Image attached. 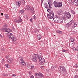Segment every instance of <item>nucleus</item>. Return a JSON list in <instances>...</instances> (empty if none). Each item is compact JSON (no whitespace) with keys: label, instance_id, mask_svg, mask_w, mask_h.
<instances>
[{"label":"nucleus","instance_id":"nucleus-15","mask_svg":"<svg viewBox=\"0 0 78 78\" xmlns=\"http://www.w3.org/2000/svg\"><path fill=\"white\" fill-rule=\"evenodd\" d=\"M12 58H9L7 60V61L9 64H11V63L12 62Z\"/></svg>","mask_w":78,"mask_h":78},{"label":"nucleus","instance_id":"nucleus-47","mask_svg":"<svg viewBox=\"0 0 78 78\" xmlns=\"http://www.w3.org/2000/svg\"><path fill=\"white\" fill-rule=\"evenodd\" d=\"M0 37H2H2H3V36H1V34H0Z\"/></svg>","mask_w":78,"mask_h":78},{"label":"nucleus","instance_id":"nucleus-54","mask_svg":"<svg viewBox=\"0 0 78 78\" xmlns=\"http://www.w3.org/2000/svg\"><path fill=\"white\" fill-rule=\"evenodd\" d=\"M41 1H42V2H43L44 0H41Z\"/></svg>","mask_w":78,"mask_h":78},{"label":"nucleus","instance_id":"nucleus-37","mask_svg":"<svg viewBox=\"0 0 78 78\" xmlns=\"http://www.w3.org/2000/svg\"><path fill=\"white\" fill-rule=\"evenodd\" d=\"M44 6L46 8H48V5H47V4L45 5Z\"/></svg>","mask_w":78,"mask_h":78},{"label":"nucleus","instance_id":"nucleus-33","mask_svg":"<svg viewBox=\"0 0 78 78\" xmlns=\"http://www.w3.org/2000/svg\"><path fill=\"white\" fill-rule=\"evenodd\" d=\"M50 1H49L48 2V5H49V8H51V6H50Z\"/></svg>","mask_w":78,"mask_h":78},{"label":"nucleus","instance_id":"nucleus-26","mask_svg":"<svg viewBox=\"0 0 78 78\" xmlns=\"http://www.w3.org/2000/svg\"><path fill=\"white\" fill-rule=\"evenodd\" d=\"M10 31H11V29H9L7 28V30H6V32H7V33H9Z\"/></svg>","mask_w":78,"mask_h":78},{"label":"nucleus","instance_id":"nucleus-42","mask_svg":"<svg viewBox=\"0 0 78 78\" xmlns=\"http://www.w3.org/2000/svg\"><path fill=\"white\" fill-rule=\"evenodd\" d=\"M78 51V46L77 47L76 50V51Z\"/></svg>","mask_w":78,"mask_h":78},{"label":"nucleus","instance_id":"nucleus-13","mask_svg":"<svg viewBox=\"0 0 78 78\" xmlns=\"http://www.w3.org/2000/svg\"><path fill=\"white\" fill-rule=\"evenodd\" d=\"M20 60L21 61V62L22 64H23L24 66H26V63H25V61H24V60L22 59V58H21Z\"/></svg>","mask_w":78,"mask_h":78},{"label":"nucleus","instance_id":"nucleus-30","mask_svg":"<svg viewBox=\"0 0 78 78\" xmlns=\"http://www.w3.org/2000/svg\"><path fill=\"white\" fill-rule=\"evenodd\" d=\"M33 19L35 20H36V16L35 15H34V16L33 17Z\"/></svg>","mask_w":78,"mask_h":78},{"label":"nucleus","instance_id":"nucleus-3","mask_svg":"<svg viewBox=\"0 0 78 78\" xmlns=\"http://www.w3.org/2000/svg\"><path fill=\"white\" fill-rule=\"evenodd\" d=\"M20 2H17L16 3V5L18 4V7H20V6L21 5H25V1L24 0H20Z\"/></svg>","mask_w":78,"mask_h":78},{"label":"nucleus","instance_id":"nucleus-36","mask_svg":"<svg viewBox=\"0 0 78 78\" xmlns=\"http://www.w3.org/2000/svg\"><path fill=\"white\" fill-rule=\"evenodd\" d=\"M1 49V50H2V51H4L5 50V49L3 48V47H2Z\"/></svg>","mask_w":78,"mask_h":78},{"label":"nucleus","instance_id":"nucleus-14","mask_svg":"<svg viewBox=\"0 0 78 78\" xmlns=\"http://www.w3.org/2000/svg\"><path fill=\"white\" fill-rule=\"evenodd\" d=\"M74 22V21L73 20H71L70 22L68 24H67L66 25L67 26V25H68V26H70L71 25H73V24Z\"/></svg>","mask_w":78,"mask_h":78},{"label":"nucleus","instance_id":"nucleus-48","mask_svg":"<svg viewBox=\"0 0 78 78\" xmlns=\"http://www.w3.org/2000/svg\"><path fill=\"white\" fill-rule=\"evenodd\" d=\"M4 61H5V60H2V63H3V62H4Z\"/></svg>","mask_w":78,"mask_h":78},{"label":"nucleus","instance_id":"nucleus-16","mask_svg":"<svg viewBox=\"0 0 78 78\" xmlns=\"http://www.w3.org/2000/svg\"><path fill=\"white\" fill-rule=\"evenodd\" d=\"M54 5L55 7L57 8L58 7V4L57 3V2L56 1H54Z\"/></svg>","mask_w":78,"mask_h":78},{"label":"nucleus","instance_id":"nucleus-51","mask_svg":"<svg viewBox=\"0 0 78 78\" xmlns=\"http://www.w3.org/2000/svg\"><path fill=\"white\" fill-rule=\"evenodd\" d=\"M1 14L2 16H3V13H1Z\"/></svg>","mask_w":78,"mask_h":78},{"label":"nucleus","instance_id":"nucleus-19","mask_svg":"<svg viewBox=\"0 0 78 78\" xmlns=\"http://www.w3.org/2000/svg\"><path fill=\"white\" fill-rule=\"evenodd\" d=\"M62 6V3L61 2H59L58 3V7H61Z\"/></svg>","mask_w":78,"mask_h":78},{"label":"nucleus","instance_id":"nucleus-25","mask_svg":"<svg viewBox=\"0 0 78 78\" xmlns=\"http://www.w3.org/2000/svg\"><path fill=\"white\" fill-rule=\"evenodd\" d=\"M7 28H3L2 29V31L3 32H6Z\"/></svg>","mask_w":78,"mask_h":78},{"label":"nucleus","instance_id":"nucleus-18","mask_svg":"<svg viewBox=\"0 0 78 78\" xmlns=\"http://www.w3.org/2000/svg\"><path fill=\"white\" fill-rule=\"evenodd\" d=\"M56 66L55 65L52 66V67H51V70L52 71L54 70H55V68H56Z\"/></svg>","mask_w":78,"mask_h":78},{"label":"nucleus","instance_id":"nucleus-10","mask_svg":"<svg viewBox=\"0 0 78 78\" xmlns=\"http://www.w3.org/2000/svg\"><path fill=\"white\" fill-rule=\"evenodd\" d=\"M72 5H75L76 6H78V0H74V2H73L72 3Z\"/></svg>","mask_w":78,"mask_h":78},{"label":"nucleus","instance_id":"nucleus-38","mask_svg":"<svg viewBox=\"0 0 78 78\" xmlns=\"http://www.w3.org/2000/svg\"><path fill=\"white\" fill-rule=\"evenodd\" d=\"M70 46L72 47H73V43H72L71 44H70Z\"/></svg>","mask_w":78,"mask_h":78},{"label":"nucleus","instance_id":"nucleus-21","mask_svg":"<svg viewBox=\"0 0 78 78\" xmlns=\"http://www.w3.org/2000/svg\"><path fill=\"white\" fill-rule=\"evenodd\" d=\"M37 38L38 40H40V39H41V36L40 35H38Z\"/></svg>","mask_w":78,"mask_h":78},{"label":"nucleus","instance_id":"nucleus-2","mask_svg":"<svg viewBox=\"0 0 78 78\" xmlns=\"http://www.w3.org/2000/svg\"><path fill=\"white\" fill-rule=\"evenodd\" d=\"M24 9L27 11V10H30L32 13L34 12V8L31 7L30 6L27 5L26 7H24Z\"/></svg>","mask_w":78,"mask_h":78},{"label":"nucleus","instance_id":"nucleus-27","mask_svg":"<svg viewBox=\"0 0 78 78\" xmlns=\"http://www.w3.org/2000/svg\"><path fill=\"white\" fill-rule=\"evenodd\" d=\"M56 32L57 33H59V34H62V31H59V30H57L56 31Z\"/></svg>","mask_w":78,"mask_h":78},{"label":"nucleus","instance_id":"nucleus-7","mask_svg":"<svg viewBox=\"0 0 78 78\" xmlns=\"http://www.w3.org/2000/svg\"><path fill=\"white\" fill-rule=\"evenodd\" d=\"M64 16H65V17L68 18V19H69V18H70V17H71V15H70V13L69 12H66Z\"/></svg>","mask_w":78,"mask_h":78},{"label":"nucleus","instance_id":"nucleus-52","mask_svg":"<svg viewBox=\"0 0 78 78\" xmlns=\"http://www.w3.org/2000/svg\"><path fill=\"white\" fill-rule=\"evenodd\" d=\"M10 36H12V34H10Z\"/></svg>","mask_w":78,"mask_h":78},{"label":"nucleus","instance_id":"nucleus-9","mask_svg":"<svg viewBox=\"0 0 78 78\" xmlns=\"http://www.w3.org/2000/svg\"><path fill=\"white\" fill-rule=\"evenodd\" d=\"M59 17V16L57 17L56 16L54 17L53 20L54 22H58Z\"/></svg>","mask_w":78,"mask_h":78},{"label":"nucleus","instance_id":"nucleus-12","mask_svg":"<svg viewBox=\"0 0 78 78\" xmlns=\"http://www.w3.org/2000/svg\"><path fill=\"white\" fill-rule=\"evenodd\" d=\"M58 23H63V21H62V19L61 18L58 17Z\"/></svg>","mask_w":78,"mask_h":78},{"label":"nucleus","instance_id":"nucleus-50","mask_svg":"<svg viewBox=\"0 0 78 78\" xmlns=\"http://www.w3.org/2000/svg\"><path fill=\"white\" fill-rule=\"evenodd\" d=\"M31 72H29V75H31Z\"/></svg>","mask_w":78,"mask_h":78},{"label":"nucleus","instance_id":"nucleus-24","mask_svg":"<svg viewBox=\"0 0 78 78\" xmlns=\"http://www.w3.org/2000/svg\"><path fill=\"white\" fill-rule=\"evenodd\" d=\"M70 41H71L72 42H74L75 41V39L72 38H70Z\"/></svg>","mask_w":78,"mask_h":78},{"label":"nucleus","instance_id":"nucleus-43","mask_svg":"<svg viewBox=\"0 0 78 78\" xmlns=\"http://www.w3.org/2000/svg\"><path fill=\"white\" fill-rule=\"evenodd\" d=\"M30 78H34V76L32 75L31 76H30Z\"/></svg>","mask_w":78,"mask_h":78},{"label":"nucleus","instance_id":"nucleus-17","mask_svg":"<svg viewBox=\"0 0 78 78\" xmlns=\"http://www.w3.org/2000/svg\"><path fill=\"white\" fill-rule=\"evenodd\" d=\"M73 25L72 27L73 28H74L75 27H76V26H77V23H74V22H73Z\"/></svg>","mask_w":78,"mask_h":78},{"label":"nucleus","instance_id":"nucleus-40","mask_svg":"<svg viewBox=\"0 0 78 78\" xmlns=\"http://www.w3.org/2000/svg\"><path fill=\"white\" fill-rule=\"evenodd\" d=\"M34 66H32L31 67V69H34Z\"/></svg>","mask_w":78,"mask_h":78},{"label":"nucleus","instance_id":"nucleus-34","mask_svg":"<svg viewBox=\"0 0 78 78\" xmlns=\"http://www.w3.org/2000/svg\"><path fill=\"white\" fill-rule=\"evenodd\" d=\"M71 12L73 14H75V12H74V11H73V10H71Z\"/></svg>","mask_w":78,"mask_h":78},{"label":"nucleus","instance_id":"nucleus-49","mask_svg":"<svg viewBox=\"0 0 78 78\" xmlns=\"http://www.w3.org/2000/svg\"><path fill=\"white\" fill-rule=\"evenodd\" d=\"M7 59H8V56H6L5 57Z\"/></svg>","mask_w":78,"mask_h":78},{"label":"nucleus","instance_id":"nucleus-20","mask_svg":"<svg viewBox=\"0 0 78 78\" xmlns=\"http://www.w3.org/2000/svg\"><path fill=\"white\" fill-rule=\"evenodd\" d=\"M62 13V10L61 9L59 10L58 12V15H61Z\"/></svg>","mask_w":78,"mask_h":78},{"label":"nucleus","instance_id":"nucleus-39","mask_svg":"<svg viewBox=\"0 0 78 78\" xmlns=\"http://www.w3.org/2000/svg\"><path fill=\"white\" fill-rule=\"evenodd\" d=\"M74 67H76V68H78V65H74Z\"/></svg>","mask_w":78,"mask_h":78},{"label":"nucleus","instance_id":"nucleus-53","mask_svg":"<svg viewBox=\"0 0 78 78\" xmlns=\"http://www.w3.org/2000/svg\"><path fill=\"white\" fill-rule=\"evenodd\" d=\"M69 1V2H71L72 1V0H68Z\"/></svg>","mask_w":78,"mask_h":78},{"label":"nucleus","instance_id":"nucleus-6","mask_svg":"<svg viewBox=\"0 0 78 78\" xmlns=\"http://www.w3.org/2000/svg\"><path fill=\"white\" fill-rule=\"evenodd\" d=\"M9 39H11L13 41H14V42H15V41H16V36H9Z\"/></svg>","mask_w":78,"mask_h":78},{"label":"nucleus","instance_id":"nucleus-31","mask_svg":"<svg viewBox=\"0 0 78 78\" xmlns=\"http://www.w3.org/2000/svg\"><path fill=\"white\" fill-rule=\"evenodd\" d=\"M35 76H37H37H39V74L37 73H36Z\"/></svg>","mask_w":78,"mask_h":78},{"label":"nucleus","instance_id":"nucleus-28","mask_svg":"<svg viewBox=\"0 0 78 78\" xmlns=\"http://www.w3.org/2000/svg\"><path fill=\"white\" fill-rule=\"evenodd\" d=\"M5 66L6 67H7V68H9V65L8 64H5Z\"/></svg>","mask_w":78,"mask_h":78},{"label":"nucleus","instance_id":"nucleus-5","mask_svg":"<svg viewBox=\"0 0 78 78\" xmlns=\"http://www.w3.org/2000/svg\"><path fill=\"white\" fill-rule=\"evenodd\" d=\"M38 57V55L36 54L34 55L32 58V60L33 61L36 62L37 59V58Z\"/></svg>","mask_w":78,"mask_h":78},{"label":"nucleus","instance_id":"nucleus-1","mask_svg":"<svg viewBox=\"0 0 78 78\" xmlns=\"http://www.w3.org/2000/svg\"><path fill=\"white\" fill-rule=\"evenodd\" d=\"M47 11L48 12H49V13H50L48 14L47 15V17L48 18V19H53V18H54V14H53V12H52V11H51V10L50 9H48L47 10Z\"/></svg>","mask_w":78,"mask_h":78},{"label":"nucleus","instance_id":"nucleus-11","mask_svg":"<svg viewBox=\"0 0 78 78\" xmlns=\"http://www.w3.org/2000/svg\"><path fill=\"white\" fill-rule=\"evenodd\" d=\"M14 22H17V23L21 22H22V19H21V18L20 17L18 20H14Z\"/></svg>","mask_w":78,"mask_h":78},{"label":"nucleus","instance_id":"nucleus-29","mask_svg":"<svg viewBox=\"0 0 78 78\" xmlns=\"http://www.w3.org/2000/svg\"><path fill=\"white\" fill-rule=\"evenodd\" d=\"M20 12L21 14L24 13V10L23 9L20 10Z\"/></svg>","mask_w":78,"mask_h":78},{"label":"nucleus","instance_id":"nucleus-23","mask_svg":"<svg viewBox=\"0 0 78 78\" xmlns=\"http://www.w3.org/2000/svg\"><path fill=\"white\" fill-rule=\"evenodd\" d=\"M39 33V31L37 30H35L34 31V33L35 34H37Z\"/></svg>","mask_w":78,"mask_h":78},{"label":"nucleus","instance_id":"nucleus-4","mask_svg":"<svg viewBox=\"0 0 78 78\" xmlns=\"http://www.w3.org/2000/svg\"><path fill=\"white\" fill-rule=\"evenodd\" d=\"M59 69L61 72L62 73H64V72L66 71V69L64 67L60 66L59 67Z\"/></svg>","mask_w":78,"mask_h":78},{"label":"nucleus","instance_id":"nucleus-22","mask_svg":"<svg viewBox=\"0 0 78 78\" xmlns=\"http://www.w3.org/2000/svg\"><path fill=\"white\" fill-rule=\"evenodd\" d=\"M39 76H40V77H43L44 75L41 73V72H40L39 73Z\"/></svg>","mask_w":78,"mask_h":78},{"label":"nucleus","instance_id":"nucleus-35","mask_svg":"<svg viewBox=\"0 0 78 78\" xmlns=\"http://www.w3.org/2000/svg\"><path fill=\"white\" fill-rule=\"evenodd\" d=\"M5 16L6 19H8V16L7 14H5Z\"/></svg>","mask_w":78,"mask_h":78},{"label":"nucleus","instance_id":"nucleus-8","mask_svg":"<svg viewBox=\"0 0 78 78\" xmlns=\"http://www.w3.org/2000/svg\"><path fill=\"white\" fill-rule=\"evenodd\" d=\"M38 58L39 59V61H41V63H44L45 62V60L44 59V58H42L41 57H40V56L38 57Z\"/></svg>","mask_w":78,"mask_h":78},{"label":"nucleus","instance_id":"nucleus-32","mask_svg":"<svg viewBox=\"0 0 78 78\" xmlns=\"http://www.w3.org/2000/svg\"><path fill=\"white\" fill-rule=\"evenodd\" d=\"M72 49H73V50L74 51H76V48H75V47H73Z\"/></svg>","mask_w":78,"mask_h":78},{"label":"nucleus","instance_id":"nucleus-46","mask_svg":"<svg viewBox=\"0 0 78 78\" xmlns=\"http://www.w3.org/2000/svg\"><path fill=\"white\" fill-rule=\"evenodd\" d=\"M32 20H33V18H31L30 20V22H32Z\"/></svg>","mask_w":78,"mask_h":78},{"label":"nucleus","instance_id":"nucleus-41","mask_svg":"<svg viewBox=\"0 0 78 78\" xmlns=\"http://www.w3.org/2000/svg\"><path fill=\"white\" fill-rule=\"evenodd\" d=\"M67 50H63V52H66V51H67Z\"/></svg>","mask_w":78,"mask_h":78},{"label":"nucleus","instance_id":"nucleus-45","mask_svg":"<svg viewBox=\"0 0 78 78\" xmlns=\"http://www.w3.org/2000/svg\"><path fill=\"white\" fill-rule=\"evenodd\" d=\"M75 78H78V76L77 75H76L75 76Z\"/></svg>","mask_w":78,"mask_h":78},{"label":"nucleus","instance_id":"nucleus-44","mask_svg":"<svg viewBox=\"0 0 78 78\" xmlns=\"http://www.w3.org/2000/svg\"><path fill=\"white\" fill-rule=\"evenodd\" d=\"M12 76H16V75L15 74H13L12 75Z\"/></svg>","mask_w":78,"mask_h":78}]
</instances>
